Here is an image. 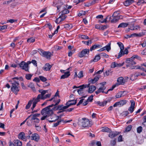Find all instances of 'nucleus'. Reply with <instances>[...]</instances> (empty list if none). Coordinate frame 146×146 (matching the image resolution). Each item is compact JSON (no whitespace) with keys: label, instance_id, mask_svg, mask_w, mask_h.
Here are the masks:
<instances>
[{"label":"nucleus","instance_id":"34","mask_svg":"<svg viewBox=\"0 0 146 146\" xmlns=\"http://www.w3.org/2000/svg\"><path fill=\"white\" fill-rule=\"evenodd\" d=\"M117 44H118V46L120 47V54L121 53L122 50H123L124 49V45L122 43L120 42H117Z\"/></svg>","mask_w":146,"mask_h":146},{"label":"nucleus","instance_id":"14","mask_svg":"<svg viewBox=\"0 0 146 146\" xmlns=\"http://www.w3.org/2000/svg\"><path fill=\"white\" fill-rule=\"evenodd\" d=\"M126 82V80L124 79L123 77H120L117 79V85L118 86L119 85H123Z\"/></svg>","mask_w":146,"mask_h":146},{"label":"nucleus","instance_id":"15","mask_svg":"<svg viewBox=\"0 0 146 146\" xmlns=\"http://www.w3.org/2000/svg\"><path fill=\"white\" fill-rule=\"evenodd\" d=\"M66 18V17L65 15L60 16L58 18L56 19L55 22L56 23L58 24L64 21Z\"/></svg>","mask_w":146,"mask_h":146},{"label":"nucleus","instance_id":"63","mask_svg":"<svg viewBox=\"0 0 146 146\" xmlns=\"http://www.w3.org/2000/svg\"><path fill=\"white\" fill-rule=\"evenodd\" d=\"M82 42L85 44L87 45H89L90 44H91L92 43V41L91 40L90 41H83Z\"/></svg>","mask_w":146,"mask_h":146},{"label":"nucleus","instance_id":"11","mask_svg":"<svg viewBox=\"0 0 146 146\" xmlns=\"http://www.w3.org/2000/svg\"><path fill=\"white\" fill-rule=\"evenodd\" d=\"M127 101L126 100H122L115 103L113 106L114 107L117 106L121 107L125 105Z\"/></svg>","mask_w":146,"mask_h":146},{"label":"nucleus","instance_id":"43","mask_svg":"<svg viewBox=\"0 0 146 146\" xmlns=\"http://www.w3.org/2000/svg\"><path fill=\"white\" fill-rule=\"evenodd\" d=\"M109 15L107 16V17L105 19H103V20H102V21L99 20L98 23H106L108 19H109Z\"/></svg>","mask_w":146,"mask_h":146},{"label":"nucleus","instance_id":"9","mask_svg":"<svg viewBox=\"0 0 146 146\" xmlns=\"http://www.w3.org/2000/svg\"><path fill=\"white\" fill-rule=\"evenodd\" d=\"M19 66L22 69L26 71H29V66L26 62L23 61L21 62L19 64Z\"/></svg>","mask_w":146,"mask_h":146},{"label":"nucleus","instance_id":"28","mask_svg":"<svg viewBox=\"0 0 146 146\" xmlns=\"http://www.w3.org/2000/svg\"><path fill=\"white\" fill-rule=\"evenodd\" d=\"M135 58H136L140 60H141V58L139 56L137 55H133L131 57L127 59V60H134Z\"/></svg>","mask_w":146,"mask_h":146},{"label":"nucleus","instance_id":"30","mask_svg":"<svg viewBox=\"0 0 146 146\" xmlns=\"http://www.w3.org/2000/svg\"><path fill=\"white\" fill-rule=\"evenodd\" d=\"M99 79V76H96L94 78L91 79L90 82L91 83L94 84L98 81Z\"/></svg>","mask_w":146,"mask_h":146},{"label":"nucleus","instance_id":"35","mask_svg":"<svg viewBox=\"0 0 146 146\" xmlns=\"http://www.w3.org/2000/svg\"><path fill=\"white\" fill-rule=\"evenodd\" d=\"M58 4L56 6L58 10H59L62 7H63V8L64 7L65 5L62 3H60V1H58Z\"/></svg>","mask_w":146,"mask_h":146},{"label":"nucleus","instance_id":"52","mask_svg":"<svg viewBox=\"0 0 146 146\" xmlns=\"http://www.w3.org/2000/svg\"><path fill=\"white\" fill-rule=\"evenodd\" d=\"M39 78L40 79V80L42 82H45L47 80L46 78L43 76H40Z\"/></svg>","mask_w":146,"mask_h":146},{"label":"nucleus","instance_id":"40","mask_svg":"<svg viewBox=\"0 0 146 146\" xmlns=\"http://www.w3.org/2000/svg\"><path fill=\"white\" fill-rule=\"evenodd\" d=\"M64 121L63 119H61L60 120V121H58L57 122H56V123H54L53 124V127H55L56 126H57L61 122H62Z\"/></svg>","mask_w":146,"mask_h":146},{"label":"nucleus","instance_id":"18","mask_svg":"<svg viewBox=\"0 0 146 146\" xmlns=\"http://www.w3.org/2000/svg\"><path fill=\"white\" fill-rule=\"evenodd\" d=\"M18 137L19 139L25 141H27L26 137L25 135V133L23 132H21L19 133L18 135Z\"/></svg>","mask_w":146,"mask_h":146},{"label":"nucleus","instance_id":"12","mask_svg":"<svg viewBox=\"0 0 146 146\" xmlns=\"http://www.w3.org/2000/svg\"><path fill=\"white\" fill-rule=\"evenodd\" d=\"M109 21H110L112 23H115L116 22L118 21L119 19V16H114V17L112 16L111 17L109 16Z\"/></svg>","mask_w":146,"mask_h":146},{"label":"nucleus","instance_id":"45","mask_svg":"<svg viewBox=\"0 0 146 146\" xmlns=\"http://www.w3.org/2000/svg\"><path fill=\"white\" fill-rule=\"evenodd\" d=\"M28 87L31 88L33 91H35V89L34 87V84L32 83H30Z\"/></svg>","mask_w":146,"mask_h":146},{"label":"nucleus","instance_id":"53","mask_svg":"<svg viewBox=\"0 0 146 146\" xmlns=\"http://www.w3.org/2000/svg\"><path fill=\"white\" fill-rule=\"evenodd\" d=\"M54 48L55 50L57 51L61 49L62 48V47L58 46L55 45L54 46Z\"/></svg>","mask_w":146,"mask_h":146},{"label":"nucleus","instance_id":"31","mask_svg":"<svg viewBox=\"0 0 146 146\" xmlns=\"http://www.w3.org/2000/svg\"><path fill=\"white\" fill-rule=\"evenodd\" d=\"M129 25V24L126 23H121L118 26V28H125L127 27Z\"/></svg>","mask_w":146,"mask_h":146},{"label":"nucleus","instance_id":"39","mask_svg":"<svg viewBox=\"0 0 146 146\" xmlns=\"http://www.w3.org/2000/svg\"><path fill=\"white\" fill-rule=\"evenodd\" d=\"M144 3H146V0H139L137 4L138 5H139L141 4Z\"/></svg>","mask_w":146,"mask_h":146},{"label":"nucleus","instance_id":"38","mask_svg":"<svg viewBox=\"0 0 146 146\" xmlns=\"http://www.w3.org/2000/svg\"><path fill=\"white\" fill-rule=\"evenodd\" d=\"M32 103V100H30L29 101L27 104L26 106V107H25V108L27 109H29V108L30 107Z\"/></svg>","mask_w":146,"mask_h":146},{"label":"nucleus","instance_id":"10","mask_svg":"<svg viewBox=\"0 0 146 146\" xmlns=\"http://www.w3.org/2000/svg\"><path fill=\"white\" fill-rule=\"evenodd\" d=\"M89 53V50L88 49H83L78 54V56L80 58H82L86 56V54L88 55Z\"/></svg>","mask_w":146,"mask_h":146},{"label":"nucleus","instance_id":"5","mask_svg":"<svg viewBox=\"0 0 146 146\" xmlns=\"http://www.w3.org/2000/svg\"><path fill=\"white\" fill-rule=\"evenodd\" d=\"M38 50L39 53L42 56L46 58L47 59H50L51 55L50 52L44 51L41 49H39Z\"/></svg>","mask_w":146,"mask_h":146},{"label":"nucleus","instance_id":"26","mask_svg":"<svg viewBox=\"0 0 146 146\" xmlns=\"http://www.w3.org/2000/svg\"><path fill=\"white\" fill-rule=\"evenodd\" d=\"M96 89V87L94 85H91L89 87L88 92L89 93H92Z\"/></svg>","mask_w":146,"mask_h":146},{"label":"nucleus","instance_id":"41","mask_svg":"<svg viewBox=\"0 0 146 146\" xmlns=\"http://www.w3.org/2000/svg\"><path fill=\"white\" fill-rule=\"evenodd\" d=\"M100 59V57L99 55L96 56L93 60V61L96 62L98 61Z\"/></svg>","mask_w":146,"mask_h":146},{"label":"nucleus","instance_id":"27","mask_svg":"<svg viewBox=\"0 0 146 146\" xmlns=\"http://www.w3.org/2000/svg\"><path fill=\"white\" fill-rule=\"evenodd\" d=\"M70 75V72L69 71H67L64 73V74L62 75L61 77V79H64L65 78H68Z\"/></svg>","mask_w":146,"mask_h":146},{"label":"nucleus","instance_id":"33","mask_svg":"<svg viewBox=\"0 0 146 146\" xmlns=\"http://www.w3.org/2000/svg\"><path fill=\"white\" fill-rule=\"evenodd\" d=\"M101 46L99 44H94L93 46H92L90 48V50L92 51L93 50H94L97 48H100Z\"/></svg>","mask_w":146,"mask_h":146},{"label":"nucleus","instance_id":"42","mask_svg":"<svg viewBox=\"0 0 146 146\" xmlns=\"http://www.w3.org/2000/svg\"><path fill=\"white\" fill-rule=\"evenodd\" d=\"M33 75L31 74H27L25 75V78L27 80H30L31 79Z\"/></svg>","mask_w":146,"mask_h":146},{"label":"nucleus","instance_id":"60","mask_svg":"<svg viewBox=\"0 0 146 146\" xmlns=\"http://www.w3.org/2000/svg\"><path fill=\"white\" fill-rule=\"evenodd\" d=\"M80 37L81 38L84 39H87L89 38V37L88 36L85 35H81Z\"/></svg>","mask_w":146,"mask_h":146},{"label":"nucleus","instance_id":"59","mask_svg":"<svg viewBox=\"0 0 146 146\" xmlns=\"http://www.w3.org/2000/svg\"><path fill=\"white\" fill-rule=\"evenodd\" d=\"M17 21V20H15L14 19H10L7 20V23H13L14 22H16Z\"/></svg>","mask_w":146,"mask_h":146},{"label":"nucleus","instance_id":"54","mask_svg":"<svg viewBox=\"0 0 146 146\" xmlns=\"http://www.w3.org/2000/svg\"><path fill=\"white\" fill-rule=\"evenodd\" d=\"M142 131V128L140 126L137 128V131L138 133H140Z\"/></svg>","mask_w":146,"mask_h":146},{"label":"nucleus","instance_id":"25","mask_svg":"<svg viewBox=\"0 0 146 146\" xmlns=\"http://www.w3.org/2000/svg\"><path fill=\"white\" fill-rule=\"evenodd\" d=\"M111 43L110 42L106 45L103 47L104 50H106L108 52H109L111 49Z\"/></svg>","mask_w":146,"mask_h":146},{"label":"nucleus","instance_id":"3","mask_svg":"<svg viewBox=\"0 0 146 146\" xmlns=\"http://www.w3.org/2000/svg\"><path fill=\"white\" fill-rule=\"evenodd\" d=\"M92 122L88 119L83 118L79 120L78 124L80 126L84 127H89L92 125Z\"/></svg>","mask_w":146,"mask_h":146},{"label":"nucleus","instance_id":"1","mask_svg":"<svg viewBox=\"0 0 146 146\" xmlns=\"http://www.w3.org/2000/svg\"><path fill=\"white\" fill-rule=\"evenodd\" d=\"M15 79L18 80L19 78L17 77L12 78L11 80L9 81V82H10L11 84V91L15 95H17L19 91V86L18 81L15 80Z\"/></svg>","mask_w":146,"mask_h":146},{"label":"nucleus","instance_id":"57","mask_svg":"<svg viewBox=\"0 0 146 146\" xmlns=\"http://www.w3.org/2000/svg\"><path fill=\"white\" fill-rule=\"evenodd\" d=\"M51 96V94H48L45 95L41 99L44 100L45 99H46L50 97Z\"/></svg>","mask_w":146,"mask_h":146},{"label":"nucleus","instance_id":"37","mask_svg":"<svg viewBox=\"0 0 146 146\" xmlns=\"http://www.w3.org/2000/svg\"><path fill=\"white\" fill-rule=\"evenodd\" d=\"M40 115V113H36L33 115L32 116L31 120H32V121L33 120H35L37 118V117H38Z\"/></svg>","mask_w":146,"mask_h":146},{"label":"nucleus","instance_id":"58","mask_svg":"<svg viewBox=\"0 0 146 146\" xmlns=\"http://www.w3.org/2000/svg\"><path fill=\"white\" fill-rule=\"evenodd\" d=\"M83 76V72L82 71H80L78 74V77L79 78H81Z\"/></svg>","mask_w":146,"mask_h":146},{"label":"nucleus","instance_id":"56","mask_svg":"<svg viewBox=\"0 0 146 146\" xmlns=\"http://www.w3.org/2000/svg\"><path fill=\"white\" fill-rule=\"evenodd\" d=\"M93 95H91L90 97H89L88 99H87V101H88L89 102H91L93 100Z\"/></svg>","mask_w":146,"mask_h":146},{"label":"nucleus","instance_id":"19","mask_svg":"<svg viewBox=\"0 0 146 146\" xmlns=\"http://www.w3.org/2000/svg\"><path fill=\"white\" fill-rule=\"evenodd\" d=\"M110 133L109 134V137L111 138H113L117 135L120 134V132L117 131H110L109 132Z\"/></svg>","mask_w":146,"mask_h":146},{"label":"nucleus","instance_id":"61","mask_svg":"<svg viewBox=\"0 0 146 146\" xmlns=\"http://www.w3.org/2000/svg\"><path fill=\"white\" fill-rule=\"evenodd\" d=\"M85 12L84 11H80L78 14V16L79 17H80L82 15H84Z\"/></svg>","mask_w":146,"mask_h":146},{"label":"nucleus","instance_id":"47","mask_svg":"<svg viewBox=\"0 0 146 146\" xmlns=\"http://www.w3.org/2000/svg\"><path fill=\"white\" fill-rule=\"evenodd\" d=\"M8 25H5L3 26H0V30L1 31L3 30L6 29H7Z\"/></svg>","mask_w":146,"mask_h":146},{"label":"nucleus","instance_id":"50","mask_svg":"<svg viewBox=\"0 0 146 146\" xmlns=\"http://www.w3.org/2000/svg\"><path fill=\"white\" fill-rule=\"evenodd\" d=\"M132 127L131 125H129L127 126L125 128V131H130Z\"/></svg>","mask_w":146,"mask_h":146},{"label":"nucleus","instance_id":"16","mask_svg":"<svg viewBox=\"0 0 146 146\" xmlns=\"http://www.w3.org/2000/svg\"><path fill=\"white\" fill-rule=\"evenodd\" d=\"M80 87L79 88H80L77 90V92L79 94L81 95L83 93V89L87 87H88V86L87 84H83L80 86Z\"/></svg>","mask_w":146,"mask_h":146},{"label":"nucleus","instance_id":"21","mask_svg":"<svg viewBox=\"0 0 146 146\" xmlns=\"http://www.w3.org/2000/svg\"><path fill=\"white\" fill-rule=\"evenodd\" d=\"M128 50H127V48H125L124 51H123V50H122L121 53L120 54V52L119 53V54L117 57V58H119L121 57L123 55L125 54H127L128 53Z\"/></svg>","mask_w":146,"mask_h":146},{"label":"nucleus","instance_id":"17","mask_svg":"<svg viewBox=\"0 0 146 146\" xmlns=\"http://www.w3.org/2000/svg\"><path fill=\"white\" fill-rule=\"evenodd\" d=\"M40 137L37 134L34 133L32 134L31 137V140H34L36 142H37L38 141Z\"/></svg>","mask_w":146,"mask_h":146},{"label":"nucleus","instance_id":"2","mask_svg":"<svg viewBox=\"0 0 146 146\" xmlns=\"http://www.w3.org/2000/svg\"><path fill=\"white\" fill-rule=\"evenodd\" d=\"M50 107H52V106H49L42 110L41 114L43 116L41 117V120H44L46 118L47 119L48 116L52 113V111L49 108Z\"/></svg>","mask_w":146,"mask_h":146},{"label":"nucleus","instance_id":"6","mask_svg":"<svg viewBox=\"0 0 146 146\" xmlns=\"http://www.w3.org/2000/svg\"><path fill=\"white\" fill-rule=\"evenodd\" d=\"M59 118V117L58 116L54 114L53 111L52 113L48 116L47 120L50 122H54L58 119Z\"/></svg>","mask_w":146,"mask_h":146},{"label":"nucleus","instance_id":"7","mask_svg":"<svg viewBox=\"0 0 146 146\" xmlns=\"http://www.w3.org/2000/svg\"><path fill=\"white\" fill-rule=\"evenodd\" d=\"M76 103V100H69L67 102L66 104V106H62V111H64V110L68 108L70 106L73 105L75 104Z\"/></svg>","mask_w":146,"mask_h":146},{"label":"nucleus","instance_id":"32","mask_svg":"<svg viewBox=\"0 0 146 146\" xmlns=\"http://www.w3.org/2000/svg\"><path fill=\"white\" fill-rule=\"evenodd\" d=\"M101 131L102 132H110L111 131V129L109 128L105 127H103L102 128V129L101 130Z\"/></svg>","mask_w":146,"mask_h":146},{"label":"nucleus","instance_id":"48","mask_svg":"<svg viewBox=\"0 0 146 146\" xmlns=\"http://www.w3.org/2000/svg\"><path fill=\"white\" fill-rule=\"evenodd\" d=\"M35 127H36V129L37 131H41V127L38 125L37 124H35Z\"/></svg>","mask_w":146,"mask_h":146},{"label":"nucleus","instance_id":"51","mask_svg":"<svg viewBox=\"0 0 146 146\" xmlns=\"http://www.w3.org/2000/svg\"><path fill=\"white\" fill-rule=\"evenodd\" d=\"M134 60H128V61L127 60V59L126 60V62L127 63H131V64L132 65H134L136 64V62L133 61Z\"/></svg>","mask_w":146,"mask_h":146},{"label":"nucleus","instance_id":"20","mask_svg":"<svg viewBox=\"0 0 146 146\" xmlns=\"http://www.w3.org/2000/svg\"><path fill=\"white\" fill-rule=\"evenodd\" d=\"M124 63L118 64L115 62H113L111 65V68H115L116 67H119L122 66L123 65Z\"/></svg>","mask_w":146,"mask_h":146},{"label":"nucleus","instance_id":"49","mask_svg":"<svg viewBox=\"0 0 146 146\" xmlns=\"http://www.w3.org/2000/svg\"><path fill=\"white\" fill-rule=\"evenodd\" d=\"M35 41V39L33 38H31L27 39V42H33Z\"/></svg>","mask_w":146,"mask_h":146},{"label":"nucleus","instance_id":"55","mask_svg":"<svg viewBox=\"0 0 146 146\" xmlns=\"http://www.w3.org/2000/svg\"><path fill=\"white\" fill-rule=\"evenodd\" d=\"M32 122L33 121H32V120H31V119H29L27 121V125L29 126H31L32 124Z\"/></svg>","mask_w":146,"mask_h":146},{"label":"nucleus","instance_id":"64","mask_svg":"<svg viewBox=\"0 0 146 146\" xmlns=\"http://www.w3.org/2000/svg\"><path fill=\"white\" fill-rule=\"evenodd\" d=\"M105 74L107 76H108L110 75H111L112 74V72L111 70H108L106 72Z\"/></svg>","mask_w":146,"mask_h":146},{"label":"nucleus","instance_id":"24","mask_svg":"<svg viewBox=\"0 0 146 146\" xmlns=\"http://www.w3.org/2000/svg\"><path fill=\"white\" fill-rule=\"evenodd\" d=\"M134 0H126L123 2L124 5L125 6H128L131 4Z\"/></svg>","mask_w":146,"mask_h":146},{"label":"nucleus","instance_id":"23","mask_svg":"<svg viewBox=\"0 0 146 146\" xmlns=\"http://www.w3.org/2000/svg\"><path fill=\"white\" fill-rule=\"evenodd\" d=\"M48 90H44L42 89H40L38 90L39 92L41 93V94H39V95H40L41 99L46 94L48 93Z\"/></svg>","mask_w":146,"mask_h":146},{"label":"nucleus","instance_id":"8","mask_svg":"<svg viewBox=\"0 0 146 146\" xmlns=\"http://www.w3.org/2000/svg\"><path fill=\"white\" fill-rule=\"evenodd\" d=\"M40 95H38L37 98H34L31 100H32L33 103L32 107L31 108V109L33 110L34 108L36 106V104L37 103L39 102L41 99L40 98Z\"/></svg>","mask_w":146,"mask_h":146},{"label":"nucleus","instance_id":"46","mask_svg":"<svg viewBox=\"0 0 146 146\" xmlns=\"http://www.w3.org/2000/svg\"><path fill=\"white\" fill-rule=\"evenodd\" d=\"M122 93L121 92H118L115 96L117 98H119L122 96Z\"/></svg>","mask_w":146,"mask_h":146},{"label":"nucleus","instance_id":"29","mask_svg":"<svg viewBox=\"0 0 146 146\" xmlns=\"http://www.w3.org/2000/svg\"><path fill=\"white\" fill-rule=\"evenodd\" d=\"M108 102V101H104L102 102L98 101L96 103L100 106H104Z\"/></svg>","mask_w":146,"mask_h":146},{"label":"nucleus","instance_id":"62","mask_svg":"<svg viewBox=\"0 0 146 146\" xmlns=\"http://www.w3.org/2000/svg\"><path fill=\"white\" fill-rule=\"evenodd\" d=\"M140 68L139 66H131L130 67V68L131 69H140Z\"/></svg>","mask_w":146,"mask_h":146},{"label":"nucleus","instance_id":"22","mask_svg":"<svg viewBox=\"0 0 146 146\" xmlns=\"http://www.w3.org/2000/svg\"><path fill=\"white\" fill-rule=\"evenodd\" d=\"M51 67L52 66L49 63H48L46 64L43 67V69L46 71H49Z\"/></svg>","mask_w":146,"mask_h":146},{"label":"nucleus","instance_id":"36","mask_svg":"<svg viewBox=\"0 0 146 146\" xmlns=\"http://www.w3.org/2000/svg\"><path fill=\"white\" fill-rule=\"evenodd\" d=\"M13 142L15 144H17V146H21L22 145V142L18 139L15 140Z\"/></svg>","mask_w":146,"mask_h":146},{"label":"nucleus","instance_id":"44","mask_svg":"<svg viewBox=\"0 0 146 146\" xmlns=\"http://www.w3.org/2000/svg\"><path fill=\"white\" fill-rule=\"evenodd\" d=\"M61 12L62 13L61 14L64 15L69 13V11L68 9H65Z\"/></svg>","mask_w":146,"mask_h":146},{"label":"nucleus","instance_id":"4","mask_svg":"<svg viewBox=\"0 0 146 146\" xmlns=\"http://www.w3.org/2000/svg\"><path fill=\"white\" fill-rule=\"evenodd\" d=\"M60 101V100L59 99L57 100H54V104H52L51 105H50V106H52V107H49V108H50L51 110L52 111L57 110H62V106H63V105L57 106L59 104Z\"/></svg>","mask_w":146,"mask_h":146},{"label":"nucleus","instance_id":"13","mask_svg":"<svg viewBox=\"0 0 146 146\" xmlns=\"http://www.w3.org/2000/svg\"><path fill=\"white\" fill-rule=\"evenodd\" d=\"M106 87L104 86H102V87H100L95 92L96 94L97 95L100 93H105L106 94H107L108 92H104V90L106 89Z\"/></svg>","mask_w":146,"mask_h":146}]
</instances>
